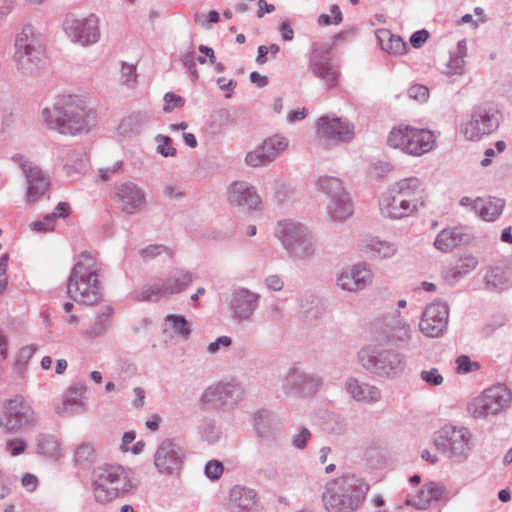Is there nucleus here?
Masks as SVG:
<instances>
[{
	"label": "nucleus",
	"mask_w": 512,
	"mask_h": 512,
	"mask_svg": "<svg viewBox=\"0 0 512 512\" xmlns=\"http://www.w3.org/2000/svg\"><path fill=\"white\" fill-rule=\"evenodd\" d=\"M41 119L47 129L74 136L89 129L94 113L81 96L59 95L41 110Z\"/></svg>",
	"instance_id": "1"
},
{
	"label": "nucleus",
	"mask_w": 512,
	"mask_h": 512,
	"mask_svg": "<svg viewBox=\"0 0 512 512\" xmlns=\"http://www.w3.org/2000/svg\"><path fill=\"white\" fill-rule=\"evenodd\" d=\"M101 265L89 252H82L71 270L67 282V293L80 304L95 305L102 299L99 281Z\"/></svg>",
	"instance_id": "2"
},
{
	"label": "nucleus",
	"mask_w": 512,
	"mask_h": 512,
	"mask_svg": "<svg viewBox=\"0 0 512 512\" xmlns=\"http://www.w3.org/2000/svg\"><path fill=\"white\" fill-rule=\"evenodd\" d=\"M369 485L354 474H344L329 480L322 501L327 512H355L365 501Z\"/></svg>",
	"instance_id": "3"
},
{
	"label": "nucleus",
	"mask_w": 512,
	"mask_h": 512,
	"mask_svg": "<svg viewBox=\"0 0 512 512\" xmlns=\"http://www.w3.org/2000/svg\"><path fill=\"white\" fill-rule=\"evenodd\" d=\"M91 483L94 499L102 504L132 494L137 488L131 471L113 464L95 467L92 471Z\"/></svg>",
	"instance_id": "4"
},
{
	"label": "nucleus",
	"mask_w": 512,
	"mask_h": 512,
	"mask_svg": "<svg viewBox=\"0 0 512 512\" xmlns=\"http://www.w3.org/2000/svg\"><path fill=\"white\" fill-rule=\"evenodd\" d=\"M432 441L444 457L456 464L465 463L475 448L474 434L463 425L444 424L434 432Z\"/></svg>",
	"instance_id": "5"
},
{
	"label": "nucleus",
	"mask_w": 512,
	"mask_h": 512,
	"mask_svg": "<svg viewBox=\"0 0 512 512\" xmlns=\"http://www.w3.org/2000/svg\"><path fill=\"white\" fill-rule=\"evenodd\" d=\"M275 237L288 255L297 260H311L317 251V241L312 231L304 224L293 220L277 222Z\"/></svg>",
	"instance_id": "6"
},
{
	"label": "nucleus",
	"mask_w": 512,
	"mask_h": 512,
	"mask_svg": "<svg viewBox=\"0 0 512 512\" xmlns=\"http://www.w3.org/2000/svg\"><path fill=\"white\" fill-rule=\"evenodd\" d=\"M363 369L384 379L399 377L406 366L405 356L393 349H381L376 346L363 347L357 355Z\"/></svg>",
	"instance_id": "7"
},
{
	"label": "nucleus",
	"mask_w": 512,
	"mask_h": 512,
	"mask_svg": "<svg viewBox=\"0 0 512 512\" xmlns=\"http://www.w3.org/2000/svg\"><path fill=\"white\" fill-rule=\"evenodd\" d=\"M15 59L24 74L35 73L45 62L46 48L43 38L33 27L26 25L15 40Z\"/></svg>",
	"instance_id": "8"
},
{
	"label": "nucleus",
	"mask_w": 512,
	"mask_h": 512,
	"mask_svg": "<svg viewBox=\"0 0 512 512\" xmlns=\"http://www.w3.org/2000/svg\"><path fill=\"white\" fill-rule=\"evenodd\" d=\"M387 144L405 154L421 156L433 150L436 138L430 130L418 129L410 125H399L393 127L389 132Z\"/></svg>",
	"instance_id": "9"
},
{
	"label": "nucleus",
	"mask_w": 512,
	"mask_h": 512,
	"mask_svg": "<svg viewBox=\"0 0 512 512\" xmlns=\"http://www.w3.org/2000/svg\"><path fill=\"white\" fill-rule=\"evenodd\" d=\"M511 400V392L506 386L494 385L472 398L467 405V412L475 420H488L506 410Z\"/></svg>",
	"instance_id": "10"
},
{
	"label": "nucleus",
	"mask_w": 512,
	"mask_h": 512,
	"mask_svg": "<svg viewBox=\"0 0 512 512\" xmlns=\"http://www.w3.org/2000/svg\"><path fill=\"white\" fill-rule=\"evenodd\" d=\"M195 279V275L189 271L176 269L167 276L156 279L149 287L137 294L140 301H158L172 295L183 292Z\"/></svg>",
	"instance_id": "11"
},
{
	"label": "nucleus",
	"mask_w": 512,
	"mask_h": 512,
	"mask_svg": "<svg viewBox=\"0 0 512 512\" xmlns=\"http://www.w3.org/2000/svg\"><path fill=\"white\" fill-rule=\"evenodd\" d=\"M308 67L325 89L330 90L337 87L341 73L332 63L331 50L327 44H312Z\"/></svg>",
	"instance_id": "12"
},
{
	"label": "nucleus",
	"mask_w": 512,
	"mask_h": 512,
	"mask_svg": "<svg viewBox=\"0 0 512 512\" xmlns=\"http://www.w3.org/2000/svg\"><path fill=\"white\" fill-rule=\"evenodd\" d=\"M500 122L499 111L492 106H476L473 108L470 119L462 126L461 132L470 141H478L484 135L494 132Z\"/></svg>",
	"instance_id": "13"
},
{
	"label": "nucleus",
	"mask_w": 512,
	"mask_h": 512,
	"mask_svg": "<svg viewBox=\"0 0 512 512\" xmlns=\"http://www.w3.org/2000/svg\"><path fill=\"white\" fill-rule=\"evenodd\" d=\"M322 384L316 374L305 371L298 365L291 366L281 380V388L286 395L309 397L314 395Z\"/></svg>",
	"instance_id": "14"
},
{
	"label": "nucleus",
	"mask_w": 512,
	"mask_h": 512,
	"mask_svg": "<svg viewBox=\"0 0 512 512\" xmlns=\"http://www.w3.org/2000/svg\"><path fill=\"white\" fill-rule=\"evenodd\" d=\"M63 29L72 43L87 47L100 39L99 18L95 14L76 18L69 16L63 23Z\"/></svg>",
	"instance_id": "15"
},
{
	"label": "nucleus",
	"mask_w": 512,
	"mask_h": 512,
	"mask_svg": "<svg viewBox=\"0 0 512 512\" xmlns=\"http://www.w3.org/2000/svg\"><path fill=\"white\" fill-rule=\"evenodd\" d=\"M317 136L327 143H348L355 137V127L346 118L322 116L317 121Z\"/></svg>",
	"instance_id": "16"
},
{
	"label": "nucleus",
	"mask_w": 512,
	"mask_h": 512,
	"mask_svg": "<svg viewBox=\"0 0 512 512\" xmlns=\"http://www.w3.org/2000/svg\"><path fill=\"white\" fill-rule=\"evenodd\" d=\"M373 270L367 262H357L344 268L336 277V286L349 293H358L372 285Z\"/></svg>",
	"instance_id": "17"
},
{
	"label": "nucleus",
	"mask_w": 512,
	"mask_h": 512,
	"mask_svg": "<svg viewBox=\"0 0 512 512\" xmlns=\"http://www.w3.org/2000/svg\"><path fill=\"white\" fill-rule=\"evenodd\" d=\"M4 427L7 432H17L25 426L32 425L35 413L21 395H15L3 404Z\"/></svg>",
	"instance_id": "18"
},
{
	"label": "nucleus",
	"mask_w": 512,
	"mask_h": 512,
	"mask_svg": "<svg viewBox=\"0 0 512 512\" xmlns=\"http://www.w3.org/2000/svg\"><path fill=\"white\" fill-rule=\"evenodd\" d=\"M260 294L246 287L232 290L227 305L231 318L239 323L251 321L258 309Z\"/></svg>",
	"instance_id": "19"
},
{
	"label": "nucleus",
	"mask_w": 512,
	"mask_h": 512,
	"mask_svg": "<svg viewBox=\"0 0 512 512\" xmlns=\"http://www.w3.org/2000/svg\"><path fill=\"white\" fill-rule=\"evenodd\" d=\"M374 325L385 339L398 346L407 344L412 337L411 327L398 309L381 319H377Z\"/></svg>",
	"instance_id": "20"
},
{
	"label": "nucleus",
	"mask_w": 512,
	"mask_h": 512,
	"mask_svg": "<svg viewBox=\"0 0 512 512\" xmlns=\"http://www.w3.org/2000/svg\"><path fill=\"white\" fill-rule=\"evenodd\" d=\"M12 159L19 164L27 179V201L35 203L47 192L50 185L49 177L40 167L27 161L20 154L14 155Z\"/></svg>",
	"instance_id": "21"
},
{
	"label": "nucleus",
	"mask_w": 512,
	"mask_h": 512,
	"mask_svg": "<svg viewBox=\"0 0 512 512\" xmlns=\"http://www.w3.org/2000/svg\"><path fill=\"white\" fill-rule=\"evenodd\" d=\"M449 308L445 302L436 301L427 305L419 323L420 331L428 337H439L446 330Z\"/></svg>",
	"instance_id": "22"
},
{
	"label": "nucleus",
	"mask_w": 512,
	"mask_h": 512,
	"mask_svg": "<svg viewBox=\"0 0 512 512\" xmlns=\"http://www.w3.org/2000/svg\"><path fill=\"white\" fill-rule=\"evenodd\" d=\"M113 200L119 210L131 215L145 207L146 194L136 183L127 181L114 188Z\"/></svg>",
	"instance_id": "23"
},
{
	"label": "nucleus",
	"mask_w": 512,
	"mask_h": 512,
	"mask_svg": "<svg viewBox=\"0 0 512 512\" xmlns=\"http://www.w3.org/2000/svg\"><path fill=\"white\" fill-rule=\"evenodd\" d=\"M241 396V387L234 382H219L207 387L201 395L202 404L220 409L227 405H232L238 401Z\"/></svg>",
	"instance_id": "24"
},
{
	"label": "nucleus",
	"mask_w": 512,
	"mask_h": 512,
	"mask_svg": "<svg viewBox=\"0 0 512 512\" xmlns=\"http://www.w3.org/2000/svg\"><path fill=\"white\" fill-rule=\"evenodd\" d=\"M227 202L233 207H243L249 211L262 209V199L256 188L247 181L232 182L226 192Z\"/></svg>",
	"instance_id": "25"
},
{
	"label": "nucleus",
	"mask_w": 512,
	"mask_h": 512,
	"mask_svg": "<svg viewBox=\"0 0 512 512\" xmlns=\"http://www.w3.org/2000/svg\"><path fill=\"white\" fill-rule=\"evenodd\" d=\"M182 462L181 448L172 439H164L160 442L154 453V465L159 473L176 474Z\"/></svg>",
	"instance_id": "26"
},
{
	"label": "nucleus",
	"mask_w": 512,
	"mask_h": 512,
	"mask_svg": "<svg viewBox=\"0 0 512 512\" xmlns=\"http://www.w3.org/2000/svg\"><path fill=\"white\" fill-rule=\"evenodd\" d=\"M345 392L358 404L374 405L382 400L381 389L368 382H362L355 377H349L344 383Z\"/></svg>",
	"instance_id": "27"
},
{
	"label": "nucleus",
	"mask_w": 512,
	"mask_h": 512,
	"mask_svg": "<svg viewBox=\"0 0 512 512\" xmlns=\"http://www.w3.org/2000/svg\"><path fill=\"white\" fill-rule=\"evenodd\" d=\"M87 387L82 383L71 385L62 395L61 402L55 405V412L68 416L84 411L86 408Z\"/></svg>",
	"instance_id": "28"
},
{
	"label": "nucleus",
	"mask_w": 512,
	"mask_h": 512,
	"mask_svg": "<svg viewBox=\"0 0 512 512\" xmlns=\"http://www.w3.org/2000/svg\"><path fill=\"white\" fill-rule=\"evenodd\" d=\"M379 207L381 214L389 219H402L416 213L413 209V205L397 192L391 191V188L387 193L382 195L379 201Z\"/></svg>",
	"instance_id": "29"
},
{
	"label": "nucleus",
	"mask_w": 512,
	"mask_h": 512,
	"mask_svg": "<svg viewBox=\"0 0 512 512\" xmlns=\"http://www.w3.org/2000/svg\"><path fill=\"white\" fill-rule=\"evenodd\" d=\"M391 191L397 192L406 201L411 203L416 212L425 204V185L419 178L401 179L391 186Z\"/></svg>",
	"instance_id": "30"
},
{
	"label": "nucleus",
	"mask_w": 512,
	"mask_h": 512,
	"mask_svg": "<svg viewBox=\"0 0 512 512\" xmlns=\"http://www.w3.org/2000/svg\"><path fill=\"white\" fill-rule=\"evenodd\" d=\"M258 502V493L255 489L235 485L229 493V506L234 512H250Z\"/></svg>",
	"instance_id": "31"
},
{
	"label": "nucleus",
	"mask_w": 512,
	"mask_h": 512,
	"mask_svg": "<svg viewBox=\"0 0 512 512\" xmlns=\"http://www.w3.org/2000/svg\"><path fill=\"white\" fill-rule=\"evenodd\" d=\"M445 494V487L436 482L425 483L417 495L405 500L406 505L413 506L418 510H425L433 501H439Z\"/></svg>",
	"instance_id": "32"
},
{
	"label": "nucleus",
	"mask_w": 512,
	"mask_h": 512,
	"mask_svg": "<svg viewBox=\"0 0 512 512\" xmlns=\"http://www.w3.org/2000/svg\"><path fill=\"white\" fill-rule=\"evenodd\" d=\"M478 263L477 257L472 254H465L444 271V278L449 284L454 285L474 271Z\"/></svg>",
	"instance_id": "33"
},
{
	"label": "nucleus",
	"mask_w": 512,
	"mask_h": 512,
	"mask_svg": "<svg viewBox=\"0 0 512 512\" xmlns=\"http://www.w3.org/2000/svg\"><path fill=\"white\" fill-rule=\"evenodd\" d=\"M326 214L333 223H343L353 215V204L346 193L336 198H332L326 205Z\"/></svg>",
	"instance_id": "34"
},
{
	"label": "nucleus",
	"mask_w": 512,
	"mask_h": 512,
	"mask_svg": "<svg viewBox=\"0 0 512 512\" xmlns=\"http://www.w3.org/2000/svg\"><path fill=\"white\" fill-rule=\"evenodd\" d=\"M505 201L496 197H478L475 213L484 221H495L503 212Z\"/></svg>",
	"instance_id": "35"
},
{
	"label": "nucleus",
	"mask_w": 512,
	"mask_h": 512,
	"mask_svg": "<svg viewBox=\"0 0 512 512\" xmlns=\"http://www.w3.org/2000/svg\"><path fill=\"white\" fill-rule=\"evenodd\" d=\"M362 250L373 258L389 259L396 255L398 244L373 237L362 242Z\"/></svg>",
	"instance_id": "36"
},
{
	"label": "nucleus",
	"mask_w": 512,
	"mask_h": 512,
	"mask_svg": "<svg viewBox=\"0 0 512 512\" xmlns=\"http://www.w3.org/2000/svg\"><path fill=\"white\" fill-rule=\"evenodd\" d=\"M381 49L391 55L400 56L406 53L407 44L398 35L388 29H378L375 33Z\"/></svg>",
	"instance_id": "37"
},
{
	"label": "nucleus",
	"mask_w": 512,
	"mask_h": 512,
	"mask_svg": "<svg viewBox=\"0 0 512 512\" xmlns=\"http://www.w3.org/2000/svg\"><path fill=\"white\" fill-rule=\"evenodd\" d=\"M467 56L466 40L458 41L456 48L450 52L449 60L442 72L446 75H462L465 70V57Z\"/></svg>",
	"instance_id": "38"
},
{
	"label": "nucleus",
	"mask_w": 512,
	"mask_h": 512,
	"mask_svg": "<svg viewBox=\"0 0 512 512\" xmlns=\"http://www.w3.org/2000/svg\"><path fill=\"white\" fill-rule=\"evenodd\" d=\"M466 242L467 236L465 234L456 228H447L438 233L434 245L438 250L447 252Z\"/></svg>",
	"instance_id": "39"
},
{
	"label": "nucleus",
	"mask_w": 512,
	"mask_h": 512,
	"mask_svg": "<svg viewBox=\"0 0 512 512\" xmlns=\"http://www.w3.org/2000/svg\"><path fill=\"white\" fill-rule=\"evenodd\" d=\"M197 432L200 439L207 444H215L222 437V428L218 422L210 417H203L199 420Z\"/></svg>",
	"instance_id": "40"
},
{
	"label": "nucleus",
	"mask_w": 512,
	"mask_h": 512,
	"mask_svg": "<svg viewBox=\"0 0 512 512\" xmlns=\"http://www.w3.org/2000/svg\"><path fill=\"white\" fill-rule=\"evenodd\" d=\"M318 191L326 195L329 200L346 194L342 181L333 176H320L316 181Z\"/></svg>",
	"instance_id": "41"
},
{
	"label": "nucleus",
	"mask_w": 512,
	"mask_h": 512,
	"mask_svg": "<svg viewBox=\"0 0 512 512\" xmlns=\"http://www.w3.org/2000/svg\"><path fill=\"white\" fill-rule=\"evenodd\" d=\"M260 145L266 155L271 158L272 163L281 153L287 150L289 141L286 137L277 134L265 139Z\"/></svg>",
	"instance_id": "42"
},
{
	"label": "nucleus",
	"mask_w": 512,
	"mask_h": 512,
	"mask_svg": "<svg viewBox=\"0 0 512 512\" xmlns=\"http://www.w3.org/2000/svg\"><path fill=\"white\" fill-rule=\"evenodd\" d=\"M37 447L39 452L46 457L57 459L61 455L60 443L52 435H40L37 438Z\"/></svg>",
	"instance_id": "43"
},
{
	"label": "nucleus",
	"mask_w": 512,
	"mask_h": 512,
	"mask_svg": "<svg viewBox=\"0 0 512 512\" xmlns=\"http://www.w3.org/2000/svg\"><path fill=\"white\" fill-rule=\"evenodd\" d=\"M165 321L169 323L171 330L174 334L180 336L182 339L187 340L191 334V329L188 321L182 315L168 314Z\"/></svg>",
	"instance_id": "44"
},
{
	"label": "nucleus",
	"mask_w": 512,
	"mask_h": 512,
	"mask_svg": "<svg viewBox=\"0 0 512 512\" xmlns=\"http://www.w3.org/2000/svg\"><path fill=\"white\" fill-rule=\"evenodd\" d=\"M180 62L186 68L189 73L192 81H196L199 78V73L196 68V58H195V48L193 45H190L186 50L181 51Z\"/></svg>",
	"instance_id": "45"
},
{
	"label": "nucleus",
	"mask_w": 512,
	"mask_h": 512,
	"mask_svg": "<svg viewBox=\"0 0 512 512\" xmlns=\"http://www.w3.org/2000/svg\"><path fill=\"white\" fill-rule=\"evenodd\" d=\"M36 349L37 348L35 345H27L20 348L17 352L14 362V369L19 375H24L27 364L36 352Z\"/></svg>",
	"instance_id": "46"
},
{
	"label": "nucleus",
	"mask_w": 512,
	"mask_h": 512,
	"mask_svg": "<svg viewBox=\"0 0 512 512\" xmlns=\"http://www.w3.org/2000/svg\"><path fill=\"white\" fill-rule=\"evenodd\" d=\"M245 163L249 167H262L271 163V158L266 155L261 145L249 151L245 156Z\"/></svg>",
	"instance_id": "47"
},
{
	"label": "nucleus",
	"mask_w": 512,
	"mask_h": 512,
	"mask_svg": "<svg viewBox=\"0 0 512 512\" xmlns=\"http://www.w3.org/2000/svg\"><path fill=\"white\" fill-rule=\"evenodd\" d=\"M486 283L497 290L505 289L510 285L506 273L500 268H494L487 273Z\"/></svg>",
	"instance_id": "48"
},
{
	"label": "nucleus",
	"mask_w": 512,
	"mask_h": 512,
	"mask_svg": "<svg viewBox=\"0 0 512 512\" xmlns=\"http://www.w3.org/2000/svg\"><path fill=\"white\" fill-rule=\"evenodd\" d=\"M157 144L156 151L163 157H174L177 154V149L172 145V139L168 136L158 134L155 137Z\"/></svg>",
	"instance_id": "49"
},
{
	"label": "nucleus",
	"mask_w": 512,
	"mask_h": 512,
	"mask_svg": "<svg viewBox=\"0 0 512 512\" xmlns=\"http://www.w3.org/2000/svg\"><path fill=\"white\" fill-rule=\"evenodd\" d=\"M86 163L84 160V154L82 152L73 151L68 154L65 162V168L67 174H71L72 171L80 172L85 169Z\"/></svg>",
	"instance_id": "50"
},
{
	"label": "nucleus",
	"mask_w": 512,
	"mask_h": 512,
	"mask_svg": "<svg viewBox=\"0 0 512 512\" xmlns=\"http://www.w3.org/2000/svg\"><path fill=\"white\" fill-rule=\"evenodd\" d=\"M271 189L278 201H284L293 194L291 186L281 179H274L271 183Z\"/></svg>",
	"instance_id": "51"
},
{
	"label": "nucleus",
	"mask_w": 512,
	"mask_h": 512,
	"mask_svg": "<svg viewBox=\"0 0 512 512\" xmlns=\"http://www.w3.org/2000/svg\"><path fill=\"white\" fill-rule=\"evenodd\" d=\"M164 101L165 105L163 106V111L165 113H170L175 108H182L185 105V99L173 92H167L164 95Z\"/></svg>",
	"instance_id": "52"
},
{
	"label": "nucleus",
	"mask_w": 512,
	"mask_h": 512,
	"mask_svg": "<svg viewBox=\"0 0 512 512\" xmlns=\"http://www.w3.org/2000/svg\"><path fill=\"white\" fill-rule=\"evenodd\" d=\"M506 149V143L504 141H497L495 143V148H487L484 151V158L481 160L480 164L483 167H487L492 163L493 158L502 153Z\"/></svg>",
	"instance_id": "53"
},
{
	"label": "nucleus",
	"mask_w": 512,
	"mask_h": 512,
	"mask_svg": "<svg viewBox=\"0 0 512 512\" xmlns=\"http://www.w3.org/2000/svg\"><path fill=\"white\" fill-rule=\"evenodd\" d=\"M420 379L431 386H439L444 380L443 376L436 368L421 371Z\"/></svg>",
	"instance_id": "54"
},
{
	"label": "nucleus",
	"mask_w": 512,
	"mask_h": 512,
	"mask_svg": "<svg viewBox=\"0 0 512 512\" xmlns=\"http://www.w3.org/2000/svg\"><path fill=\"white\" fill-rule=\"evenodd\" d=\"M232 345V339L229 336H220L215 341L208 344L206 351L207 353L214 355L221 351V349H227Z\"/></svg>",
	"instance_id": "55"
},
{
	"label": "nucleus",
	"mask_w": 512,
	"mask_h": 512,
	"mask_svg": "<svg viewBox=\"0 0 512 512\" xmlns=\"http://www.w3.org/2000/svg\"><path fill=\"white\" fill-rule=\"evenodd\" d=\"M330 12L333 15V20L327 14H321L318 18L319 25H330V24H340L343 20L342 13L340 8L337 5H332L330 8Z\"/></svg>",
	"instance_id": "56"
},
{
	"label": "nucleus",
	"mask_w": 512,
	"mask_h": 512,
	"mask_svg": "<svg viewBox=\"0 0 512 512\" xmlns=\"http://www.w3.org/2000/svg\"><path fill=\"white\" fill-rule=\"evenodd\" d=\"M27 443L22 438H13L6 442V450L13 457L19 456L25 452Z\"/></svg>",
	"instance_id": "57"
},
{
	"label": "nucleus",
	"mask_w": 512,
	"mask_h": 512,
	"mask_svg": "<svg viewBox=\"0 0 512 512\" xmlns=\"http://www.w3.org/2000/svg\"><path fill=\"white\" fill-rule=\"evenodd\" d=\"M55 224L56 221L47 214L41 220L32 222L30 227L37 232H51L54 230Z\"/></svg>",
	"instance_id": "58"
},
{
	"label": "nucleus",
	"mask_w": 512,
	"mask_h": 512,
	"mask_svg": "<svg viewBox=\"0 0 512 512\" xmlns=\"http://www.w3.org/2000/svg\"><path fill=\"white\" fill-rule=\"evenodd\" d=\"M310 437V431L305 427H301L298 432L292 436L291 443L296 449L302 450L306 447L307 441Z\"/></svg>",
	"instance_id": "59"
},
{
	"label": "nucleus",
	"mask_w": 512,
	"mask_h": 512,
	"mask_svg": "<svg viewBox=\"0 0 512 512\" xmlns=\"http://www.w3.org/2000/svg\"><path fill=\"white\" fill-rule=\"evenodd\" d=\"M224 467L220 461L211 460L205 466V475L211 480H217L223 474Z\"/></svg>",
	"instance_id": "60"
},
{
	"label": "nucleus",
	"mask_w": 512,
	"mask_h": 512,
	"mask_svg": "<svg viewBox=\"0 0 512 512\" xmlns=\"http://www.w3.org/2000/svg\"><path fill=\"white\" fill-rule=\"evenodd\" d=\"M94 454V448L91 444L84 443L77 447L75 452V459L77 462L90 461Z\"/></svg>",
	"instance_id": "61"
},
{
	"label": "nucleus",
	"mask_w": 512,
	"mask_h": 512,
	"mask_svg": "<svg viewBox=\"0 0 512 512\" xmlns=\"http://www.w3.org/2000/svg\"><path fill=\"white\" fill-rule=\"evenodd\" d=\"M408 96L419 102H425L429 97V90L424 85H413L408 89Z\"/></svg>",
	"instance_id": "62"
},
{
	"label": "nucleus",
	"mask_w": 512,
	"mask_h": 512,
	"mask_svg": "<svg viewBox=\"0 0 512 512\" xmlns=\"http://www.w3.org/2000/svg\"><path fill=\"white\" fill-rule=\"evenodd\" d=\"M121 78L128 86L133 85L137 78L136 67L132 64L123 63L121 67Z\"/></svg>",
	"instance_id": "63"
},
{
	"label": "nucleus",
	"mask_w": 512,
	"mask_h": 512,
	"mask_svg": "<svg viewBox=\"0 0 512 512\" xmlns=\"http://www.w3.org/2000/svg\"><path fill=\"white\" fill-rule=\"evenodd\" d=\"M163 253H168L171 255V252L163 245H150L141 250V256L144 259H153Z\"/></svg>",
	"instance_id": "64"
}]
</instances>
